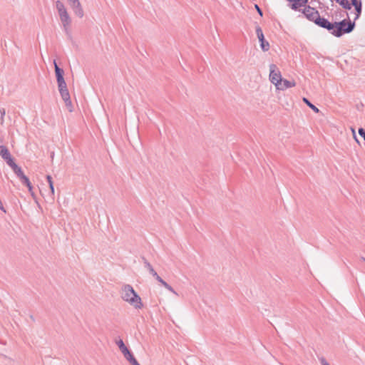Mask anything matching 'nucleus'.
<instances>
[{
    "mask_svg": "<svg viewBox=\"0 0 365 365\" xmlns=\"http://www.w3.org/2000/svg\"><path fill=\"white\" fill-rule=\"evenodd\" d=\"M121 297L124 301L128 302L136 309H141L143 306L141 298L130 284L123 285L122 287Z\"/></svg>",
    "mask_w": 365,
    "mask_h": 365,
    "instance_id": "nucleus-1",
    "label": "nucleus"
},
{
    "mask_svg": "<svg viewBox=\"0 0 365 365\" xmlns=\"http://www.w3.org/2000/svg\"><path fill=\"white\" fill-rule=\"evenodd\" d=\"M70 7L73 10L76 16H77L79 18L83 17L84 11L80 1L78 3H76V4L71 6Z\"/></svg>",
    "mask_w": 365,
    "mask_h": 365,
    "instance_id": "nucleus-11",
    "label": "nucleus"
},
{
    "mask_svg": "<svg viewBox=\"0 0 365 365\" xmlns=\"http://www.w3.org/2000/svg\"><path fill=\"white\" fill-rule=\"evenodd\" d=\"M354 7H355V9H356V15L355 19H358L359 17V16L361 15V9H362L361 3L359 4L358 5H355Z\"/></svg>",
    "mask_w": 365,
    "mask_h": 365,
    "instance_id": "nucleus-23",
    "label": "nucleus"
},
{
    "mask_svg": "<svg viewBox=\"0 0 365 365\" xmlns=\"http://www.w3.org/2000/svg\"><path fill=\"white\" fill-rule=\"evenodd\" d=\"M130 365H140V364L138 362L136 359L134 357V356L132 354L130 355L128 359H126Z\"/></svg>",
    "mask_w": 365,
    "mask_h": 365,
    "instance_id": "nucleus-22",
    "label": "nucleus"
},
{
    "mask_svg": "<svg viewBox=\"0 0 365 365\" xmlns=\"http://www.w3.org/2000/svg\"><path fill=\"white\" fill-rule=\"evenodd\" d=\"M296 86V83L294 81H288L287 79H283L280 85H279V88L277 90L284 91L287 88H292Z\"/></svg>",
    "mask_w": 365,
    "mask_h": 365,
    "instance_id": "nucleus-12",
    "label": "nucleus"
},
{
    "mask_svg": "<svg viewBox=\"0 0 365 365\" xmlns=\"http://www.w3.org/2000/svg\"><path fill=\"white\" fill-rule=\"evenodd\" d=\"M122 354H123L125 359H128L130 355H132V353L128 349H127L125 351L122 352Z\"/></svg>",
    "mask_w": 365,
    "mask_h": 365,
    "instance_id": "nucleus-26",
    "label": "nucleus"
},
{
    "mask_svg": "<svg viewBox=\"0 0 365 365\" xmlns=\"http://www.w3.org/2000/svg\"><path fill=\"white\" fill-rule=\"evenodd\" d=\"M53 64H54V67H55V73H56V76L57 82L64 80V78H63L64 71H63V70L60 68L58 66L56 61H53Z\"/></svg>",
    "mask_w": 365,
    "mask_h": 365,
    "instance_id": "nucleus-13",
    "label": "nucleus"
},
{
    "mask_svg": "<svg viewBox=\"0 0 365 365\" xmlns=\"http://www.w3.org/2000/svg\"><path fill=\"white\" fill-rule=\"evenodd\" d=\"M63 101L65 102L66 106L68 109L69 112L73 111V106L70 98V94L68 89H64L61 91H59Z\"/></svg>",
    "mask_w": 365,
    "mask_h": 365,
    "instance_id": "nucleus-9",
    "label": "nucleus"
},
{
    "mask_svg": "<svg viewBox=\"0 0 365 365\" xmlns=\"http://www.w3.org/2000/svg\"><path fill=\"white\" fill-rule=\"evenodd\" d=\"M167 289L176 295L178 294L177 292L173 289V288L170 285L168 287Z\"/></svg>",
    "mask_w": 365,
    "mask_h": 365,
    "instance_id": "nucleus-32",
    "label": "nucleus"
},
{
    "mask_svg": "<svg viewBox=\"0 0 365 365\" xmlns=\"http://www.w3.org/2000/svg\"><path fill=\"white\" fill-rule=\"evenodd\" d=\"M361 0H351V5H353L354 6H355V5H358L359 4H361Z\"/></svg>",
    "mask_w": 365,
    "mask_h": 365,
    "instance_id": "nucleus-30",
    "label": "nucleus"
},
{
    "mask_svg": "<svg viewBox=\"0 0 365 365\" xmlns=\"http://www.w3.org/2000/svg\"><path fill=\"white\" fill-rule=\"evenodd\" d=\"M69 6H72L73 4H76V3H78L80 1L79 0H67Z\"/></svg>",
    "mask_w": 365,
    "mask_h": 365,
    "instance_id": "nucleus-29",
    "label": "nucleus"
},
{
    "mask_svg": "<svg viewBox=\"0 0 365 365\" xmlns=\"http://www.w3.org/2000/svg\"><path fill=\"white\" fill-rule=\"evenodd\" d=\"M256 34L260 42V47L263 51H269L270 46L268 41H267L264 38V36L263 34L262 30L260 26H256Z\"/></svg>",
    "mask_w": 365,
    "mask_h": 365,
    "instance_id": "nucleus-5",
    "label": "nucleus"
},
{
    "mask_svg": "<svg viewBox=\"0 0 365 365\" xmlns=\"http://www.w3.org/2000/svg\"><path fill=\"white\" fill-rule=\"evenodd\" d=\"M0 155L9 167L12 166L13 163H14V159L6 146L0 145Z\"/></svg>",
    "mask_w": 365,
    "mask_h": 365,
    "instance_id": "nucleus-7",
    "label": "nucleus"
},
{
    "mask_svg": "<svg viewBox=\"0 0 365 365\" xmlns=\"http://www.w3.org/2000/svg\"><path fill=\"white\" fill-rule=\"evenodd\" d=\"M320 363L322 365H329V364L326 361L324 357H321L319 359Z\"/></svg>",
    "mask_w": 365,
    "mask_h": 365,
    "instance_id": "nucleus-28",
    "label": "nucleus"
},
{
    "mask_svg": "<svg viewBox=\"0 0 365 365\" xmlns=\"http://www.w3.org/2000/svg\"><path fill=\"white\" fill-rule=\"evenodd\" d=\"M116 344L118 345L121 352L125 351V350L128 349L122 339L116 341Z\"/></svg>",
    "mask_w": 365,
    "mask_h": 365,
    "instance_id": "nucleus-18",
    "label": "nucleus"
},
{
    "mask_svg": "<svg viewBox=\"0 0 365 365\" xmlns=\"http://www.w3.org/2000/svg\"><path fill=\"white\" fill-rule=\"evenodd\" d=\"M269 81L272 83H273L276 88H279V85L281 84L282 81V78L281 75V72L275 64L269 65Z\"/></svg>",
    "mask_w": 365,
    "mask_h": 365,
    "instance_id": "nucleus-4",
    "label": "nucleus"
},
{
    "mask_svg": "<svg viewBox=\"0 0 365 365\" xmlns=\"http://www.w3.org/2000/svg\"><path fill=\"white\" fill-rule=\"evenodd\" d=\"M359 134L365 140V130L364 128L359 129Z\"/></svg>",
    "mask_w": 365,
    "mask_h": 365,
    "instance_id": "nucleus-27",
    "label": "nucleus"
},
{
    "mask_svg": "<svg viewBox=\"0 0 365 365\" xmlns=\"http://www.w3.org/2000/svg\"><path fill=\"white\" fill-rule=\"evenodd\" d=\"M157 281L159 282L165 289H167L168 287H169V284L165 281H164L161 277L158 279Z\"/></svg>",
    "mask_w": 365,
    "mask_h": 365,
    "instance_id": "nucleus-24",
    "label": "nucleus"
},
{
    "mask_svg": "<svg viewBox=\"0 0 365 365\" xmlns=\"http://www.w3.org/2000/svg\"><path fill=\"white\" fill-rule=\"evenodd\" d=\"M15 174L22 180V182L29 187V190L31 189V183L29 178L24 175L21 168L19 167L15 163H13L12 166H10Z\"/></svg>",
    "mask_w": 365,
    "mask_h": 365,
    "instance_id": "nucleus-6",
    "label": "nucleus"
},
{
    "mask_svg": "<svg viewBox=\"0 0 365 365\" xmlns=\"http://www.w3.org/2000/svg\"><path fill=\"white\" fill-rule=\"evenodd\" d=\"M55 6L63 29L65 32L68 33L71 24V18L68 12V10L63 2L60 0L56 1Z\"/></svg>",
    "mask_w": 365,
    "mask_h": 365,
    "instance_id": "nucleus-2",
    "label": "nucleus"
},
{
    "mask_svg": "<svg viewBox=\"0 0 365 365\" xmlns=\"http://www.w3.org/2000/svg\"><path fill=\"white\" fill-rule=\"evenodd\" d=\"M1 112V119L3 120L4 119V116L6 114V112H5V110L4 109H2L1 110H0Z\"/></svg>",
    "mask_w": 365,
    "mask_h": 365,
    "instance_id": "nucleus-33",
    "label": "nucleus"
},
{
    "mask_svg": "<svg viewBox=\"0 0 365 365\" xmlns=\"http://www.w3.org/2000/svg\"><path fill=\"white\" fill-rule=\"evenodd\" d=\"M255 9H257L258 14L262 16L263 15V14H262L261 9L259 7V6L257 4H255Z\"/></svg>",
    "mask_w": 365,
    "mask_h": 365,
    "instance_id": "nucleus-31",
    "label": "nucleus"
},
{
    "mask_svg": "<svg viewBox=\"0 0 365 365\" xmlns=\"http://www.w3.org/2000/svg\"><path fill=\"white\" fill-rule=\"evenodd\" d=\"M328 20L320 17V16L317 19V21H315V24L320 27L324 28L326 26V24L327 23Z\"/></svg>",
    "mask_w": 365,
    "mask_h": 365,
    "instance_id": "nucleus-16",
    "label": "nucleus"
},
{
    "mask_svg": "<svg viewBox=\"0 0 365 365\" xmlns=\"http://www.w3.org/2000/svg\"><path fill=\"white\" fill-rule=\"evenodd\" d=\"M336 3L341 5L345 9H351V4L348 1V0H335Z\"/></svg>",
    "mask_w": 365,
    "mask_h": 365,
    "instance_id": "nucleus-15",
    "label": "nucleus"
},
{
    "mask_svg": "<svg viewBox=\"0 0 365 365\" xmlns=\"http://www.w3.org/2000/svg\"><path fill=\"white\" fill-rule=\"evenodd\" d=\"M46 179H47V182L49 185V187H50V190H51V192L52 194L54 193V187H53V180H52V178L51 175H47L46 176Z\"/></svg>",
    "mask_w": 365,
    "mask_h": 365,
    "instance_id": "nucleus-20",
    "label": "nucleus"
},
{
    "mask_svg": "<svg viewBox=\"0 0 365 365\" xmlns=\"http://www.w3.org/2000/svg\"><path fill=\"white\" fill-rule=\"evenodd\" d=\"M324 29H327L329 30L331 33V31H334L336 29V22L335 23H331L329 21H327L326 26H324Z\"/></svg>",
    "mask_w": 365,
    "mask_h": 365,
    "instance_id": "nucleus-19",
    "label": "nucleus"
},
{
    "mask_svg": "<svg viewBox=\"0 0 365 365\" xmlns=\"http://www.w3.org/2000/svg\"><path fill=\"white\" fill-rule=\"evenodd\" d=\"M355 26L354 22L343 20L340 22H336V29L334 31H331V34L335 36L340 37L344 34L351 32Z\"/></svg>",
    "mask_w": 365,
    "mask_h": 365,
    "instance_id": "nucleus-3",
    "label": "nucleus"
},
{
    "mask_svg": "<svg viewBox=\"0 0 365 365\" xmlns=\"http://www.w3.org/2000/svg\"><path fill=\"white\" fill-rule=\"evenodd\" d=\"M352 132H353V133H354V134H355V131H354V129H352Z\"/></svg>",
    "mask_w": 365,
    "mask_h": 365,
    "instance_id": "nucleus-38",
    "label": "nucleus"
},
{
    "mask_svg": "<svg viewBox=\"0 0 365 365\" xmlns=\"http://www.w3.org/2000/svg\"><path fill=\"white\" fill-rule=\"evenodd\" d=\"M354 138H355L356 141L357 143H359V140H358V139L356 138V137L355 135H354Z\"/></svg>",
    "mask_w": 365,
    "mask_h": 365,
    "instance_id": "nucleus-36",
    "label": "nucleus"
},
{
    "mask_svg": "<svg viewBox=\"0 0 365 365\" xmlns=\"http://www.w3.org/2000/svg\"><path fill=\"white\" fill-rule=\"evenodd\" d=\"M303 102H304L314 112L319 113V110L314 105H313L307 98H303Z\"/></svg>",
    "mask_w": 365,
    "mask_h": 365,
    "instance_id": "nucleus-17",
    "label": "nucleus"
},
{
    "mask_svg": "<svg viewBox=\"0 0 365 365\" xmlns=\"http://www.w3.org/2000/svg\"><path fill=\"white\" fill-rule=\"evenodd\" d=\"M288 1L293 2L294 0H287Z\"/></svg>",
    "mask_w": 365,
    "mask_h": 365,
    "instance_id": "nucleus-37",
    "label": "nucleus"
},
{
    "mask_svg": "<svg viewBox=\"0 0 365 365\" xmlns=\"http://www.w3.org/2000/svg\"><path fill=\"white\" fill-rule=\"evenodd\" d=\"M157 281L159 282L165 289H167L168 287H169V284L165 281H164L161 277L158 279Z\"/></svg>",
    "mask_w": 365,
    "mask_h": 365,
    "instance_id": "nucleus-25",
    "label": "nucleus"
},
{
    "mask_svg": "<svg viewBox=\"0 0 365 365\" xmlns=\"http://www.w3.org/2000/svg\"><path fill=\"white\" fill-rule=\"evenodd\" d=\"M361 260H362V261L365 262V258H364V257H361Z\"/></svg>",
    "mask_w": 365,
    "mask_h": 365,
    "instance_id": "nucleus-35",
    "label": "nucleus"
},
{
    "mask_svg": "<svg viewBox=\"0 0 365 365\" xmlns=\"http://www.w3.org/2000/svg\"><path fill=\"white\" fill-rule=\"evenodd\" d=\"M0 210L3 211L4 212H6V210H5V207L1 206Z\"/></svg>",
    "mask_w": 365,
    "mask_h": 365,
    "instance_id": "nucleus-34",
    "label": "nucleus"
},
{
    "mask_svg": "<svg viewBox=\"0 0 365 365\" xmlns=\"http://www.w3.org/2000/svg\"><path fill=\"white\" fill-rule=\"evenodd\" d=\"M308 0H294L293 4L291 5V9L296 11L299 7L305 6Z\"/></svg>",
    "mask_w": 365,
    "mask_h": 365,
    "instance_id": "nucleus-14",
    "label": "nucleus"
},
{
    "mask_svg": "<svg viewBox=\"0 0 365 365\" xmlns=\"http://www.w3.org/2000/svg\"><path fill=\"white\" fill-rule=\"evenodd\" d=\"M142 260L144 263V266L148 270L149 273L153 277L155 278V279L157 280L158 279H159L160 277L158 274V273L154 270L153 267H152V265L150 264V263L144 257H142Z\"/></svg>",
    "mask_w": 365,
    "mask_h": 365,
    "instance_id": "nucleus-10",
    "label": "nucleus"
},
{
    "mask_svg": "<svg viewBox=\"0 0 365 365\" xmlns=\"http://www.w3.org/2000/svg\"><path fill=\"white\" fill-rule=\"evenodd\" d=\"M303 13L309 20L312 21L314 23L317 21V19L319 16V11L310 6L306 7L304 9Z\"/></svg>",
    "mask_w": 365,
    "mask_h": 365,
    "instance_id": "nucleus-8",
    "label": "nucleus"
},
{
    "mask_svg": "<svg viewBox=\"0 0 365 365\" xmlns=\"http://www.w3.org/2000/svg\"><path fill=\"white\" fill-rule=\"evenodd\" d=\"M57 83H58V88L59 91H61L64 89H68L65 80L58 81V82H57Z\"/></svg>",
    "mask_w": 365,
    "mask_h": 365,
    "instance_id": "nucleus-21",
    "label": "nucleus"
}]
</instances>
